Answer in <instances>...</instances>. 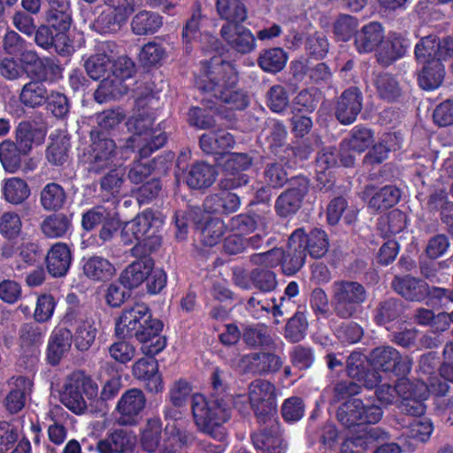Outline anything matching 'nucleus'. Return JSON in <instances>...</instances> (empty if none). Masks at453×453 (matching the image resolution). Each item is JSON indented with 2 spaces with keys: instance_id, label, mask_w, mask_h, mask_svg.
I'll use <instances>...</instances> for the list:
<instances>
[{
  "instance_id": "obj_1",
  "label": "nucleus",
  "mask_w": 453,
  "mask_h": 453,
  "mask_svg": "<svg viewBox=\"0 0 453 453\" xmlns=\"http://www.w3.org/2000/svg\"><path fill=\"white\" fill-rule=\"evenodd\" d=\"M203 73L196 82L201 91L215 97L231 110L242 111L248 106V96L238 87V72L233 63L220 56H213L204 63Z\"/></svg>"
},
{
  "instance_id": "obj_2",
  "label": "nucleus",
  "mask_w": 453,
  "mask_h": 453,
  "mask_svg": "<svg viewBox=\"0 0 453 453\" xmlns=\"http://www.w3.org/2000/svg\"><path fill=\"white\" fill-rule=\"evenodd\" d=\"M231 403L224 397L206 399L202 394H194L191 410L197 430L223 441L226 436L224 426L231 418Z\"/></svg>"
},
{
  "instance_id": "obj_3",
  "label": "nucleus",
  "mask_w": 453,
  "mask_h": 453,
  "mask_svg": "<svg viewBox=\"0 0 453 453\" xmlns=\"http://www.w3.org/2000/svg\"><path fill=\"white\" fill-rule=\"evenodd\" d=\"M154 119L150 115L137 114L129 118L127 127L133 134L127 139L125 149L139 150L141 157H148L165 143V133L152 128Z\"/></svg>"
},
{
  "instance_id": "obj_4",
  "label": "nucleus",
  "mask_w": 453,
  "mask_h": 453,
  "mask_svg": "<svg viewBox=\"0 0 453 453\" xmlns=\"http://www.w3.org/2000/svg\"><path fill=\"white\" fill-rule=\"evenodd\" d=\"M368 299L366 288L357 280H338L332 285V307L340 319L357 317Z\"/></svg>"
},
{
  "instance_id": "obj_5",
  "label": "nucleus",
  "mask_w": 453,
  "mask_h": 453,
  "mask_svg": "<svg viewBox=\"0 0 453 453\" xmlns=\"http://www.w3.org/2000/svg\"><path fill=\"white\" fill-rule=\"evenodd\" d=\"M97 385L83 372H76L68 376L60 395L61 403L75 414L87 410L83 395L92 398L97 395Z\"/></svg>"
},
{
  "instance_id": "obj_6",
  "label": "nucleus",
  "mask_w": 453,
  "mask_h": 453,
  "mask_svg": "<svg viewBox=\"0 0 453 453\" xmlns=\"http://www.w3.org/2000/svg\"><path fill=\"white\" fill-rule=\"evenodd\" d=\"M273 383L267 380L257 379L248 387L249 401L259 423L275 419L277 411V392Z\"/></svg>"
},
{
  "instance_id": "obj_7",
  "label": "nucleus",
  "mask_w": 453,
  "mask_h": 453,
  "mask_svg": "<svg viewBox=\"0 0 453 453\" xmlns=\"http://www.w3.org/2000/svg\"><path fill=\"white\" fill-rule=\"evenodd\" d=\"M0 254L4 259L14 257L13 269L22 272L40 260L42 250L37 242L28 238H20L4 242L1 247Z\"/></svg>"
},
{
  "instance_id": "obj_8",
  "label": "nucleus",
  "mask_w": 453,
  "mask_h": 453,
  "mask_svg": "<svg viewBox=\"0 0 453 453\" xmlns=\"http://www.w3.org/2000/svg\"><path fill=\"white\" fill-rule=\"evenodd\" d=\"M369 361L375 369L393 372L396 376L405 377L411 370L412 361L408 356L402 357L391 346H380L369 354Z\"/></svg>"
},
{
  "instance_id": "obj_9",
  "label": "nucleus",
  "mask_w": 453,
  "mask_h": 453,
  "mask_svg": "<svg viewBox=\"0 0 453 453\" xmlns=\"http://www.w3.org/2000/svg\"><path fill=\"white\" fill-rule=\"evenodd\" d=\"M146 402V396L142 389L133 388L125 391L114 410L116 422L120 426L136 425L145 408Z\"/></svg>"
},
{
  "instance_id": "obj_10",
  "label": "nucleus",
  "mask_w": 453,
  "mask_h": 453,
  "mask_svg": "<svg viewBox=\"0 0 453 453\" xmlns=\"http://www.w3.org/2000/svg\"><path fill=\"white\" fill-rule=\"evenodd\" d=\"M309 190V180L303 176L290 179V188L282 192L275 202V211L281 218L296 214Z\"/></svg>"
},
{
  "instance_id": "obj_11",
  "label": "nucleus",
  "mask_w": 453,
  "mask_h": 453,
  "mask_svg": "<svg viewBox=\"0 0 453 453\" xmlns=\"http://www.w3.org/2000/svg\"><path fill=\"white\" fill-rule=\"evenodd\" d=\"M91 132L92 143L88 157V170L89 173L99 174L113 165L116 158V144L112 139L101 136Z\"/></svg>"
},
{
  "instance_id": "obj_12",
  "label": "nucleus",
  "mask_w": 453,
  "mask_h": 453,
  "mask_svg": "<svg viewBox=\"0 0 453 453\" xmlns=\"http://www.w3.org/2000/svg\"><path fill=\"white\" fill-rule=\"evenodd\" d=\"M151 311L144 303L127 306L116 321L115 333L119 338H133L141 326L150 319Z\"/></svg>"
},
{
  "instance_id": "obj_13",
  "label": "nucleus",
  "mask_w": 453,
  "mask_h": 453,
  "mask_svg": "<svg viewBox=\"0 0 453 453\" xmlns=\"http://www.w3.org/2000/svg\"><path fill=\"white\" fill-rule=\"evenodd\" d=\"M281 256V271L285 275H294L301 270L306 258L303 228H297L291 234L287 249L282 250Z\"/></svg>"
},
{
  "instance_id": "obj_14",
  "label": "nucleus",
  "mask_w": 453,
  "mask_h": 453,
  "mask_svg": "<svg viewBox=\"0 0 453 453\" xmlns=\"http://www.w3.org/2000/svg\"><path fill=\"white\" fill-rule=\"evenodd\" d=\"M363 108L362 93L357 87L345 89L336 99L334 111L336 119L342 125H350Z\"/></svg>"
},
{
  "instance_id": "obj_15",
  "label": "nucleus",
  "mask_w": 453,
  "mask_h": 453,
  "mask_svg": "<svg viewBox=\"0 0 453 453\" xmlns=\"http://www.w3.org/2000/svg\"><path fill=\"white\" fill-rule=\"evenodd\" d=\"M141 329L134 334L133 338L142 343V351L146 356H156L162 351L166 345V340L160 335L163 323L152 318L141 326Z\"/></svg>"
},
{
  "instance_id": "obj_16",
  "label": "nucleus",
  "mask_w": 453,
  "mask_h": 453,
  "mask_svg": "<svg viewBox=\"0 0 453 453\" xmlns=\"http://www.w3.org/2000/svg\"><path fill=\"white\" fill-rule=\"evenodd\" d=\"M153 357L138 359L132 366V374L136 380L144 381L148 392L158 394L164 390V382L157 361Z\"/></svg>"
},
{
  "instance_id": "obj_17",
  "label": "nucleus",
  "mask_w": 453,
  "mask_h": 453,
  "mask_svg": "<svg viewBox=\"0 0 453 453\" xmlns=\"http://www.w3.org/2000/svg\"><path fill=\"white\" fill-rule=\"evenodd\" d=\"M157 219L152 211L146 210L132 220L126 222L120 231V239L125 245L134 241L140 242L157 226Z\"/></svg>"
},
{
  "instance_id": "obj_18",
  "label": "nucleus",
  "mask_w": 453,
  "mask_h": 453,
  "mask_svg": "<svg viewBox=\"0 0 453 453\" xmlns=\"http://www.w3.org/2000/svg\"><path fill=\"white\" fill-rule=\"evenodd\" d=\"M117 45L111 41L102 42L97 45V51L84 63L87 74L93 80L104 78L115 56Z\"/></svg>"
},
{
  "instance_id": "obj_19",
  "label": "nucleus",
  "mask_w": 453,
  "mask_h": 453,
  "mask_svg": "<svg viewBox=\"0 0 453 453\" xmlns=\"http://www.w3.org/2000/svg\"><path fill=\"white\" fill-rule=\"evenodd\" d=\"M243 370L255 375H267L279 372L282 365L281 357L271 352H253L242 358Z\"/></svg>"
},
{
  "instance_id": "obj_20",
  "label": "nucleus",
  "mask_w": 453,
  "mask_h": 453,
  "mask_svg": "<svg viewBox=\"0 0 453 453\" xmlns=\"http://www.w3.org/2000/svg\"><path fill=\"white\" fill-rule=\"evenodd\" d=\"M268 426L252 436L253 444L262 453H285L286 443L282 439L279 423L267 420Z\"/></svg>"
},
{
  "instance_id": "obj_21",
  "label": "nucleus",
  "mask_w": 453,
  "mask_h": 453,
  "mask_svg": "<svg viewBox=\"0 0 453 453\" xmlns=\"http://www.w3.org/2000/svg\"><path fill=\"white\" fill-rule=\"evenodd\" d=\"M223 40L242 54L251 52L256 47V38L251 31L242 26L226 23L220 29Z\"/></svg>"
},
{
  "instance_id": "obj_22",
  "label": "nucleus",
  "mask_w": 453,
  "mask_h": 453,
  "mask_svg": "<svg viewBox=\"0 0 453 453\" xmlns=\"http://www.w3.org/2000/svg\"><path fill=\"white\" fill-rule=\"evenodd\" d=\"M391 288L399 296L410 302H422L427 296L428 284L419 278L410 274L395 275L391 281Z\"/></svg>"
},
{
  "instance_id": "obj_23",
  "label": "nucleus",
  "mask_w": 453,
  "mask_h": 453,
  "mask_svg": "<svg viewBox=\"0 0 453 453\" xmlns=\"http://www.w3.org/2000/svg\"><path fill=\"white\" fill-rule=\"evenodd\" d=\"M47 128L44 125L23 120L15 129V142L19 144L20 150L28 154L34 146H39L44 142Z\"/></svg>"
},
{
  "instance_id": "obj_24",
  "label": "nucleus",
  "mask_w": 453,
  "mask_h": 453,
  "mask_svg": "<svg viewBox=\"0 0 453 453\" xmlns=\"http://www.w3.org/2000/svg\"><path fill=\"white\" fill-rule=\"evenodd\" d=\"M362 197L368 207L376 211H385L396 204L401 197L400 189L395 186H385L378 190L373 186H366Z\"/></svg>"
},
{
  "instance_id": "obj_25",
  "label": "nucleus",
  "mask_w": 453,
  "mask_h": 453,
  "mask_svg": "<svg viewBox=\"0 0 453 453\" xmlns=\"http://www.w3.org/2000/svg\"><path fill=\"white\" fill-rule=\"evenodd\" d=\"M8 386L11 389L4 400L5 407L11 413H17L24 408L27 396L32 391L33 382L24 376H13L8 380Z\"/></svg>"
},
{
  "instance_id": "obj_26",
  "label": "nucleus",
  "mask_w": 453,
  "mask_h": 453,
  "mask_svg": "<svg viewBox=\"0 0 453 453\" xmlns=\"http://www.w3.org/2000/svg\"><path fill=\"white\" fill-rule=\"evenodd\" d=\"M390 439V434L380 426L365 427L361 434L347 440L342 445V453H363L370 443Z\"/></svg>"
},
{
  "instance_id": "obj_27",
  "label": "nucleus",
  "mask_w": 453,
  "mask_h": 453,
  "mask_svg": "<svg viewBox=\"0 0 453 453\" xmlns=\"http://www.w3.org/2000/svg\"><path fill=\"white\" fill-rule=\"evenodd\" d=\"M72 324L76 325L73 336L75 347L81 351L88 350L95 342L98 331L93 313L75 319Z\"/></svg>"
},
{
  "instance_id": "obj_28",
  "label": "nucleus",
  "mask_w": 453,
  "mask_h": 453,
  "mask_svg": "<svg viewBox=\"0 0 453 453\" xmlns=\"http://www.w3.org/2000/svg\"><path fill=\"white\" fill-rule=\"evenodd\" d=\"M47 269L53 277L65 276L72 263V254L69 247L63 242L51 246L46 256Z\"/></svg>"
},
{
  "instance_id": "obj_29",
  "label": "nucleus",
  "mask_w": 453,
  "mask_h": 453,
  "mask_svg": "<svg viewBox=\"0 0 453 453\" xmlns=\"http://www.w3.org/2000/svg\"><path fill=\"white\" fill-rule=\"evenodd\" d=\"M346 368L348 375L362 383L367 388H373L380 381V376L376 370H365L362 355L360 353H351L346 360Z\"/></svg>"
},
{
  "instance_id": "obj_30",
  "label": "nucleus",
  "mask_w": 453,
  "mask_h": 453,
  "mask_svg": "<svg viewBox=\"0 0 453 453\" xmlns=\"http://www.w3.org/2000/svg\"><path fill=\"white\" fill-rule=\"evenodd\" d=\"M234 136L225 129H217L201 135L199 144L202 150L209 155L224 154L234 147Z\"/></svg>"
},
{
  "instance_id": "obj_31",
  "label": "nucleus",
  "mask_w": 453,
  "mask_h": 453,
  "mask_svg": "<svg viewBox=\"0 0 453 453\" xmlns=\"http://www.w3.org/2000/svg\"><path fill=\"white\" fill-rule=\"evenodd\" d=\"M240 206L239 196L223 189L208 196L203 202L204 211L208 213L230 214L237 211Z\"/></svg>"
},
{
  "instance_id": "obj_32",
  "label": "nucleus",
  "mask_w": 453,
  "mask_h": 453,
  "mask_svg": "<svg viewBox=\"0 0 453 453\" xmlns=\"http://www.w3.org/2000/svg\"><path fill=\"white\" fill-rule=\"evenodd\" d=\"M19 59L32 79L47 80L48 69L58 68L51 58H41L35 50L29 48L19 55Z\"/></svg>"
},
{
  "instance_id": "obj_33",
  "label": "nucleus",
  "mask_w": 453,
  "mask_h": 453,
  "mask_svg": "<svg viewBox=\"0 0 453 453\" xmlns=\"http://www.w3.org/2000/svg\"><path fill=\"white\" fill-rule=\"evenodd\" d=\"M384 37L381 24L370 22L355 34V47L359 53L372 52L383 42Z\"/></svg>"
},
{
  "instance_id": "obj_34",
  "label": "nucleus",
  "mask_w": 453,
  "mask_h": 453,
  "mask_svg": "<svg viewBox=\"0 0 453 453\" xmlns=\"http://www.w3.org/2000/svg\"><path fill=\"white\" fill-rule=\"evenodd\" d=\"M154 268L153 259L136 258L120 274L121 285L129 289L139 287Z\"/></svg>"
},
{
  "instance_id": "obj_35",
  "label": "nucleus",
  "mask_w": 453,
  "mask_h": 453,
  "mask_svg": "<svg viewBox=\"0 0 453 453\" xmlns=\"http://www.w3.org/2000/svg\"><path fill=\"white\" fill-rule=\"evenodd\" d=\"M134 437L126 430L116 429L96 443L99 453H127L134 446Z\"/></svg>"
},
{
  "instance_id": "obj_36",
  "label": "nucleus",
  "mask_w": 453,
  "mask_h": 453,
  "mask_svg": "<svg viewBox=\"0 0 453 453\" xmlns=\"http://www.w3.org/2000/svg\"><path fill=\"white\" fill-rule=\"evenodd\" d=\"M83 274L93 281H106L115 274L114 265L101 256H91L82 260Z\"/></svg>"
},
{
  "instance_id": "obj_37",
  "label": "nucleus",
  "mask_w": 453,
  "mask_h": 453,
  "mask_svg": "<svg viewBox=\"0 0 453 453\" xmlns=\"http://www.w3.org/2000/svg\"><path fill=\"white\" fill-rule=\"evenodd\" d=\"M43 81L33 79L23 85L19 94V100L25 107L35 109L46 104L49 99V91Z\"/></svg>"
},
{
  "instance_id": "obj_38",
  "label": "nucleus",
  "mask_w": 453,
  "mask_h": 453,
  "mask_svg": "<svg viewBox=\"0 0 453 453\" xmlns=\"http://www.w3.org/2000/svg\"><path fill=\"white\" fill-rule=\"evenodd\" d=\"M70 148V138L67 134L63 132L52 134L46 150L48 162L56 166L63 165L68 161Z\"/></svg>"
},
{
  "instance_id": "obj_39",
  "label": "nucleus",
  "mask_w": 453,
  "mask_h": 453,
  "mask_svg": "<svg viewBox=\"0 0 453 453\" xmlns=\"http://www.w3.org/2000/svg\"><path fill=\"white\" fill-rule=\"evenodd\" d=\"M73 334L67 328L55 330L49 341L47 357L50 364L56 365L70 350Z\"/></svg>"
},
{
  "instance_id": "obj_40",
  "label": "nucleus",
  "mask_w": 453,
  "mask_h": 453,
  "mask_svg": "<svg viewBox=\"0 0 453 453\" xmlns=\"http://www.w3.org/2000/svg\"><path fill=\"white\" fill-rule=\"evenodd\" d=\"M127 91L128 86L121 79L111 74L101 81L94 97L96 102L103 104L111 99H118Z\"/></svg>"
},
{
  "instance_id": "obj_41",
  "label": "nucleus",
  "mask_w": 453,
  "mask_h": 453,
  "mask_svg": "<svg viewBox=\"0 0 453 453\" xmlns=\"http://www.w3.org/2000/svg\"><path fill=\"white\" fill-rule=\"evenodd\" d=\"M404 312L403 302L396 297H388L378 303L374 321L380 326L399 319Z\"/></svg>"
},
{
  "instance_id": "obj_42",
  "label": "nucleus",
  "mask_w": 453,
  "mask_h": 453,
  "mask_svg": "<svg viewBox=\"0 0 453 453\" xmlns=\"http://www.w3.org/2000/svg\"><path fill=\"white\" fill-rule=\"evenodd\" d=\"M216 179V171L213 166L205 163L193 165L186 176L188 187L194 189L210 187Z\"/></svg>"
},
{
  "instance_id": "obj_43",
  "label": "nucleus",
  "mask_w": 453,
  "mask_h": 453,
  "mask_svg": "<svg viewBox=\"0 0 453 453\" xmlns=\"http://www.w3.org/2000/svg\"><path fill=\"white\" fill-rule=\"evenodd\" d=\"M162 17L153 12L141 11L132 19L131 28L137 35L155 34L161 27Z\"/></svg>"
},
{
  "instance_id": "obj_44",
  "label": "nucleus",
  "mask_w": 453,
  "mask_h": 453,
  "mask_svg": "<svg viewBox=\"0 0 453 453\" xmlns=\"http://www.w3.org/2000/svg\"><path fill=\"white\" fill-rule=\"evenodd\" d=\"M217 12L227 23L239 25L247 19V9L240 0H217Z\"/></svg>"
},
{
  "instance_id": "obj_45",
  "label": "nucleus",
  "mask_w": 453,
  "mask_h": 453,
  "mask_svg": "<svg viewBox=\"0 0 453 453\" xmlns=\"http://www.w3.org/2000/svg\"><path fill=\"white\" fill-rule=\"evenodd\" d=\"M72 221L64 213H54L47 216L41 223L42 234L49 238H61L67 234Z\"/></svg>"
},
{
  "instance_id": "obj_46",
  "label": "nucleus",
  "mask_w": 453,
  "mask_h": 453,
  "mask_svg": "<svg viewBox=\"0 0 453 453\" xmlns=\"http://www.w3.org/2000/svg\"><path fill=\"white\" fill-rule=\"evenodd\" d=\"M424 66L418 74L419 86L427 90L437 88L444 77V65L438 59L423 64Z\"/></svg>"
},
{
  "instance_id": "obj_47",
  "label": "nucleus",
  "mask_w": 453,
  "mask_h": 453,
  "mask_svg": "<svg viewBox=\"0 0 453 453\" xmlns=\"http://www.w3.org/2000/svg\"><path fill=\"white\" fill-rule=\"evenodd\" d=\"M41 204L48 211L61 210L66 202V193L62 186L56 182L48 183L41 191Z\"/></svg>"
},
{
  "instance_id": "obj_48",
  "label": "nucleus",
  "mask_w": 453,
  "mask_h": 453,
  "mask_svg": "<svg viewBox=\"0 0 453 453\" xmlns=\"http://www.w3.org/2000/svg\"><path fill=\"white\" fill-rule=\"evenodd\" d=\"M389 42L390 49L383 50L378 55V60L385 65H388L403 57L411 45L410 40L404 35L399 33H392L389 36Z\"/></svg>"
},
{
  "instance_id": "obj_49",
  "label": "nucleus",
  "mask_w": 453,
  "mask_h": 453,
  "mask_svg": "<svg viewBox=\"0 0 453 453\" xmlns=\"http://www.w3.org/2000/svg\"><path fill=\"white\" fill-rule=\"evenodd\" d=\"M373 142L372 133L370 129L356 126L352 128L348 139H344L341 147L358 154L364 152Z\"/></svg>"
},
{
  "instance_id": "obj_50",
  "label": "nucleus",
  "mask_w": 453,
  "mask_h": 453,
  "mask_svg": "<svg viewBox=\"0 0 453 453\" xmlns=\"http://www.w3.org/2000/svg\"><path fill=\"white\" fill-rule=\"evenodd\" d=\"M46 334V327L35 322L24 323L19 329V342L22 349H35L40 346Z\"/></svg>"
},
{
  "instance_id": "obj_51",
  "label": "nucleus",
  "mask_w": 453,
  "mask_h": 453,
  "mask_svg": "<svg viewBox=\"0 0 453 453\" xmlns=\"http://www.w3.org/2000/svg\"><path fill=\"white\" fill-rule=\"evenodd\" d=\"M25 155L15 142L5 140L0 143V161L9 173H15L20 168L21 157Z\"/></svg>"
},
{
  "instance_id": "obj_52",
  "label": "nucleus",
  "mask_w": 453,
  "mask_h": 453,
  "mask_svg": "<svg viewBox=\"0 0 453 453\" xmlns=\"http://www.w3.org/2000/svg\"><path fill=\"white\" fill-rule=\"evenodd\" d=\"M440 49V39L435 35H429L422 37L415 45L414 54L417 61L420 64H426L438 59Z\"/></svg>"
},
{
  "instance_id": "obj_53",
  "label": "nucleus",
  "mask_w": 453,
  "mask_h": 453,
  "mask_svg": "<svg viewBox=\"0 0 453 453\" xmlns=\"http://www.w3.org/2000/svg\"><path fill=\"white\" fill-rule=\"evenodd\" d=\"M197 227L201 230L203 244L211 247L221 241L226 229L221 219L211 217L206 218L204 223H199Z\"/></svg>"
},
{
  "instance_id": "obj_54",
  "label": "nucleus",
  "mask_w": 453,
  "mask_h": 453,
  "mask_svg": "<svg viewBox=\"0 0 453 453\" xmlns=\"http://www.w3.org/2000/svg\"><path fill=\"white\" fill-rule=\"evenodd\" d=\"M362 400L358 398L346 401L337 410V419L346 428L361 425Z\"/></svg>"
},
{
  "instance_id": "obj_55",
  "label": "nucleus",
  "mask_w": 453,
  "mask_h": 453,
  "mask_svg": "<svg viewBox=\"0 0 453 453\" xmlns=\"http://www.w3.org/2000/svg\"><path fill=\"white\" fill-rule=\"evenodd\" d=\"M242 337L250 348L270 347L273 340L263 324L243 325Z\"/></svg>"
},
{
  "instance_id": "obj_56",
  "label": "nucleus",
  "mask_w": 453,
  "mask_h": 453,
  "mask_svg": "<svg viewBox=\"0 0 453 453\" xmlns=\"http://www.w3.org/2000/svg\"><path fill=\"white\" fill-rule=\"evenodd\" d=\"M162 245V235L158 226L152 230L142 241L138 242L131 250L132 257L135 258L153 259L151 254L157 252Z\"/></svg>"
},
{
  "instance_id": "obj_57",
  "label": "nucleus",
  "mask_w": 453,
  "mask_h": 453,
  "mask_svg": "<svg viewBox=\"0 0 453 453\" xmlns=\"http://www.w3.org/2000/svg\"><path fill=\"white\" fill-rule=\"evenodd\" d=\"M161 434L162 423L160 418H149L141 437L142 449L149 453L156 452L161 441Z\"/></svg>"
},
{
  "instance_id": "obj_58",
  "label": "nucleus",
  "mask_w": 453,
  "mask_h": 453,
  "mask_svg": "<svg viewBox=\"0 0 453 453\" xmlns=\"http://www.w3.org/2000/svg\"><path fill=\"white\" fill-rule=\"evenodd\" d=\"M304 246L311 257L320 258L328 251L329 241L325 231L312 229L309 234H304Z\"/></svg>"
},
{
  "instance_id": "obj_59",
  "label": "nucleus",
  "mask_w": 453,
  "mask_h": 453,
  "mask_svg": "<svg viewBox=\"0 0 453 453\" xmlns=\"http://www.w3.org/2000/svg\"><path fill=\"white\" fill-rule=\"evenodd\" d=\"M288 57L280 48H273L261 52L258 58L259 66L267 73H278L287 63Z\"/></svg>"
},
{
  "instance_id": "obj_60",
  "label": "nucleus",
  "mask_w": 453,
  "mask_h": 453,
  "mask_svg": "<svg viewBox=\"0 0 453 453\" xmlns=\"http://www.w3.org/2000/svg\"><path fill=\"white\" fill-rule=\"evenodd\" d=\"M30 195L27 182L20 178H10L4 186V196L12 204L22 203Z\"/></svg>"
},
{
  "instance_id": "obj_61",
  "label": "nucleus",
  "mask_w": 453,
  "mask_h": 453,
  "mask_svg": "<svg viewBox=\"0 0 453 453\" xmlns=\"http://www.w3.org/2000/svg\"><path fill=\"white\" fill-rule=\"evenodd\" d=\"M125 182L124 172L120 168L110 170L100 180V189L107 197H116L121 194Z\"/></svg>"
},
{
  "instance_id": "obj_62",
  "label": "nucleus",
  "mask_w": 453,
  "mask_h": 453,
  "mask_svg": "<svg viewBox=\"0 0 453 453\" xmlns=\"http://www.w3.org/2000/svg\"><path fill=\"white\" fill-rule=\"evenodd\" d=\"M406 226V215L400 210H393L386 216L381 217L378 223V228L386 236L396 234Z\"/></svg>"
},
{
  "instance_id": "obj_63",
  "label": "nucleus",
  "mask_w": 453,
  "mask_h": 453,
  "mask_svg": "<svg viewBox=\"0 0 453 453\" xmlns=\"http://www.w3.org/2000/svg\"><path fill=\"white\" fill-rule=\"evenodd\" d=\"M377 92L384 100L394 102L401 96V88L396 79L389 73H381L375 80Z\"/></svg>"
},
{
  "instance_id": "obj_64",
  "label": "nucleus",
  "mask_w": 453,
  "mask_h": 453,
  "mask_svg": "<svg viewBox=\"0 0 453 453\" xmlns=\"http://www.w3.org/2000/svg\"><path fill=\"white\" fill-rule=\"evenodd\" d=\"M252 286L261 293H269L276 289L278 281L276 273L262 267H256L250 271Z\"/></svg>"
}]
</instances>
